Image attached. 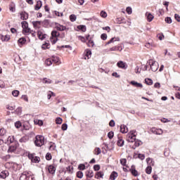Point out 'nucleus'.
Returning a JSON list of instances; mask_svg holds the SVG:
<instances>
[{"instance_id":"obj_1","label":"nucleus","mask_w":180,"mask_h":180,"mask_svg":"<svg viewBox=\"0 0 180 180\" xmlns=\"http://www.w3.org/2000/svg\"><path fill=\"white\" fill-rule=\"evenodd\" d=\"M34 144L37 147H41L44 145V136L41 135H37L35 137Z\"/></svg>"},{"instance_id":"obj_2","label":"nucleus","mask_w":180,"mask_h":180,"mask_svg":"<svg viewBox=\"0 0 180 180\" xmlns=\"http://www.w3.org/2000/svg\"><path fill=\"white\" fill-rule=\"evenodd\" d=\"M20 180H34V176L29 172H24L20 176Z\"/></svg>"},{"instance_id":"obj_3","label":"nucleus","mask_w":180,"mask_h":180,"mask_svg":"<svg viewBox=\"0 0 180 180\" xmlns=\"http://www.w3.org/2000/svg\"><path fill=\"white\" fill-rule=\"evenodd\" d=\"M148 63L150 67V69L152 70V71H153V72H155V71L158 70V67H159L158 62H155L153 59H150L148 60Z\"/></svg>"},{"instance_id":"obj_4","label":"nucleus","mask_w":180,"mask_h":180,"mask_svg":"<svg viewBox=\"0 0 180 180\" xmlns=\"http://www.w3.org/2000/svg\"><path fill=\"white\" fill-rule=\"evenodd\" d=\"M134 133H136V131L132 130L128 134V138L127 139L128 143H134L136 141V134Z\"/></svg>"},{"instance_id":"obj_5","label":"nucleus","mask_w":180,"mask_h":180,"mask_svg":"<svg viewBox=\"0 0 180 180\" xmlns=\"http://www.w3.org/2000/svg\"><path fill=\"white\" fill-rule=\"evenodd\" d=\"M18 147H19V143L18 142H15L9 146L8 153H15Z\"/></svg>"},{"instance_id":"obj_6","label":"nucleus","mask_w":180,"mask_h":180,"mask_svg":"<svg viewBox=\"0 0 180 180\" xmlns=\"http://www.w3.org/2000/svg\"><path fill=\"white\" fill-rule=\"evenodd\" d=\"M117 65L119 68H122V70H127V63L122 60L118 61Z\"/></svg>"},{"instance_id":"obj_7","label":"nucleus","mask_w":180,"mask_h":180,"mask_svg":"<svg viewBox=\"0 0 180 180\" xmlns=\"http://www.w3.org/2000/svg\"><path fill=\"white\" fill-rule=\"evenodd\" d=\"M56 29L59 30V32H64V30H68V28H67L64 25H61L57 22H56Z\"/></svg>"},{"instance_id":"obj_8","label":"nucleus","mask_w":180,"mask_h":180,"mask_svg":"<svg viewBox=\"0 0 180 180\" xmlns=\"http://www.w3.org/2000/svg\"><path fill=\"white\" fill-rule=\"evenodd\" d=\"M7 176H9V172L8 170H4L0 173V178L5 179Z\"/></svg>"},{"instance_id":"obj_9","label":"nucleus","mask_w":180,"mask_h":180,"mask_svg":"<svg viewBox=\"0 0 180 180\" xmlns=\"http://www.w3.org/2000/svg\"><path fill=\"white\" fill-rule=\"evenodd\" d=\"M130 172L134 176H139V172L136 170V167L134 165H132L131 168L129 169Z\"/></svg>"},{"instance_id":"obj_10","label":"nucleus","mask_w":180,"mask_h":180,"mask_svg":"<svg viewBox=\"0 0 180 180\" xmlns=\"http://www.w3.org/2000/svg\"><path fill=\"white\" fill-rule=\"evenodd\" d=\"M120 132L123 134H125L126 133L129 132V128H127V126L124 124H121L120 126Z\"/></svg>"},{"instance_id":"obj_11","label":"nucleus","mask_w":180,"mask_h":180,"mask_svg":"<svg viewBox=\"0 0 180 180\" xmlns=\"http://www.w3.org/2000/svg\"><path fill=\"white\" fill-rule=\"evenodd\" d=\"M20 19H22V20H27V19H29V14L26 13V11H22L20 13Z\"/></svg>"},{"instance_id":"obj_12","label":"nucleus","mask_w":180,"mask_h":180,"mask_svg":"<svg viewBox=\"0 0 180 180\" xmlns=\"http://www.w3.org/2000/svg\"><path fill=\"white\" fill-rule=\"evenodd\" d=\"M130 84L133 85V86H136V88H143V84L141 83H139L134 80L131 81Z\"/></svg>"},{"instance_id":"obj_13","label":"nucleus","mask_w":180,"mask_h":180,"mask_svg":"<svg viewBox=\"0 0 180 180\" xmlns=\"http://www.w3.org/2000/svg\"><path fill=\"white\" fill-rule=\"evenodd\" d=\"M48 171L49 174H52V175H53V174H56V167L53 165H50L48 167Z\"/></svg>"},{"instance_id":"obj_14","label":"nucleus","mask_w":180,"mask_h":180,"mask_svg":"<svg viewBox=\"0 0 180 180\" xmlns=\"http://www.w3.org/2000/svg\"><path fill=\"white\" fill-rule=\"evenodd\" d=\"M37 36L39 40H44L46 39V34H44L43 32L40 30L37 31Z\"/></svg>"},{"instance_id":"obj_15","label":"nucleus","mask_w":180,"mask_h":180,"mask_svg":"<svg viewBox=\"0 0 180 180\" xmlns=\"http://www.w3.org/2000/svg\"><path fill=\"white\" fill-rule=\"evenodd\" d=\"M116 22H117V25H122V23H124V25H126L125 19L123 17L117 18Z\"/></svg>"},{"instance_id":"obj_16","label":"nucleus","mask_w":180,"mask_h":180,"mask_svg":"<svg viewBox=\"0 0 180 180\" xmlns=\"http://www.w3.org/2000/svg\"><path fill=\"white\" fill-rule=\"evenodd\" d=\"M41 6H43V3L41 2V1L39 0L34 6L35 11H39L41 8Z\"/></svg>"},{"instance_id":"obj_17","label":"nucleus","mask_w":180,"mask_h":180,"mask_svg":"<svg viewBox=\"0 0 180 180\" xmlns=\"http://www.w3.org/2000/svg\"><path fill=\"white\" fill-rule=\"evenodd\" d=\"M77 29H78V30H81L83 33L86 32V26L84 25H77Z\"/></svg>"},{"instance_id":"obj_18","label":"nucleus","mask_w":180,"mask_h":180,"mask_svg":"<svg viewBox=\"0 0 180 180\" xmlns=\"http://www.w3.org/2000/svg\"><path fill=\"white\" fill-rule=\"evenodd\" d=\"M146 162L148 164L149 167L154 166L155 164L154 159L150 158H146Z\"/></svg>"},{"instance_id":"obj_19","label":"nucleus","mask_w":180,"mask_h":180,"mask_svg":"<svg viewBox=\"0 0 180 180\" xmlns=\"http://www.w3.org/2000/svg\"><path fill=\"white\" fill-rule=\"evenodd\" d=\"M117 176H119V174H117V172L113 171L110 175V179L115 180L116 179V178H117Z\"/></svg>"},{"instance_id":"obj_20","label":"nucleus","mask_w":180,"mask_h":180,"mask_svg":"<svg viewBox=\"0 0 180 180\" xmlns=\"http://www.w3.org/2000/svg\"><path fill=\"white\" fill-rule=\"evenodd\" d=\"M117 145L118 146V147H123L124 146V140H123L122 138L118 137Z\"/></svg>"},{"instance_id":"obj_21","label":"nucleus","mask_w":180,"mask_h":180,"mask_svg":"<svg viewBox=\"0 0 180 180\" xmlns=\"http://www.w3.org/2000/svg\"><path fill=\"white\" fill-rule=\"evenodd\" d=\"M32 25L34 29H39V27H40V25H41V21H33Z\"/></svg>"},{"instance_id":"obj_22","label":"nucleus","mask_w":180,"mask_h":180,"mask_svg":"<svg viewBox=\"0 0 180 180\" xmlns=\"http://www.w3.org/2000/svg\"><path fill=\"white\" fill-rule=\"evenodd\" d=\"M11 113H15V115L20 116L22 115V108L18 107V108H16V110L15 111L11 112Z\"/></svg>"},{"instance_id":"obj_23","label":"nucleus","mask_w":180,"mask_h":180,"mask_svg":"<svg viewBox=\"0 0 180 180\" xmlns=\"http://www.w3.org/2000/svg\"><path fill=\"white\" fill-rule=\"evenodd\" d=\"M146 15L147 16L148 22H152L153 19H154V15H153L151 13L148 12L146 13Z\"/></svg>"},{"instance_id":"obj_24","label":"nucleus","mask_w":180,"mask_h":180,"mask_svg":"<svg viewBox=\"0 0 180 180\" xmlns=\"http://www.w3.org/2000/svg\"><path fill=\"white\" fill-rule=\"evenodd\" d=\"M86 176L87 178H92V177H94V171H92V170H87L86 172Z\"/></svg>"},{"instance_id":"obj_25","label":"nucleus","mask_w":180,"mask_h":180,"mask_svg":"<svg viewBox=\"0 0 180 180\" xmlns=\"http://www.w3.org/2000/svg\"><path fill=\"white\" fill-rule=\"evenodd\" d=\"M58 37H60V32H57V30H53L51 32V37L54 38H58Z\"/></svg>"},{"instance_id":"obj_26","label":"nucleus","mask_w":180,"mask_h":180,"mask_svg":"<svg viewBox=\"0 0 180 180\" xmlns=\"http://www.w3.org/2000/svg\"><path fill=\"white\" fill-rule=\"evenodd\" d=\"M21 25H22V29H24V30L25 29H27V27H29V23L27 22V21H22L21 22Z\"/></svg>"},{"instance_id":"obj_27","label":"nucleus","mask_w":180,"mask_h":180,"mask_svg":"<svg viewBox=\"0 0 180 180\" xmlns=\"http://www.w3.org/2000/svg\"><path fill=\"white\" fill-rule=\"evenodd\" d=\"M43 84H51L52 81L50 79H48L47 77H44L41 79Z\"/></svg>"},{"instance_id":"obj_28","label":"nucleus","mask_w":180,"mask_h":180,"mask_svg":"<svg viewBox=\"0 0 180 180\" xmlns=\"http://www.w3.org/2000/svg\"><path fill=\"white\" fill-rule=\"evenodd\" d=\"M20 143H26L29 141V137L23 136L19 140Z\"/></svg>"},{"instance_id":"obj_29","label":"nucleus","mask_w":180,"mask_h":180,"mask_svg":"<svg viewBox=\"0 0 180 180\" xmlns=\"http://www.w3.org/2000/svg\"><path fill=\"white\" fill-rule=\"evenodd\" d=\"M7 141H9L10 143H13V144H15V143H16V141H15V136H8L7 139Z\"/></svg>"},{"instance_id":"obj_30","label":"nucleus","mask_w":180,"mask_h":180,"mask_svg":"<svg viewBox=\"0 0 180 180\" xmlns=\"http://www.w3.org/2000/svg\"><path fill=\"white\" fill-rule=\"evenodd\" d=\"M41 49H43V50H46V49H50V44L46 42L45 44H42Z\"/></svg>"},{"instance_id":"obj_31","label":"nucleus","mask_w":180,"mask_h":180,"mask_svg":"<svg viewBox=\"0 0 180 180\" xmlns=\"http://www.w3.org/2000/svg\"><path fill=\"white\" fill-rule=\"evenodd\" d=\"M152 171H153V167H151V166H148L146 169V172L148 175H150V174H151Z\"/></svg>"},{"instance_id":"obj_32","label":"nucleus","mask_w":180,"mask_h":180,"mask_svg":"<svg viewBox=\"0 0 180 180\" xmlns=\"http://www.w3.org/2000/svg\"><path fill=\"white\" fill-rule=\"evenodd\" d=\"M10 39H11V37H9V35H8V34L1 37L2 41H8V40Z\"/></svg>"},{"instance_id":"obj_33","label":"nucleus","mask_w":180,"mask_h":180,"mask_svg":"<svg viewBox=\"0 0 180 180\" xmlns=\"http://www.w3.org/2000/svg\"><path fill=\"white\" fill-rule=\"evenodd\" d=\"M145 83L146 84V85H151L153 84V79L150 78H146L145 79Z\"/></svg>"},{"instance_id":"obj_34","label":"nucleus","mask_w":180,"mask_h":180,"mask_svg":"<svg viewBox=\"0 0 180 180\" xmlns=\"http://www.w3.org/2000/svg\"><path fill=\"white\" fill-rule=\"evenodd\" d=\"M91 54H92V51H91V50L86 49L85 51V56L87 57V58H89V56H91Z\"/></svg>"},{"instance_id":"obj_35","label":"nucleus","mask_w":180,"mask_h":180,"mask_svg":"<svg viewBox=\"0 0 180 180\" xmlns=\"http://www.w3.org/2000/svg\"><path fill=\"white\" fill-rule=\"evenodd\" d=\"M70 22H75L77 20V15L72 14L70 15Z\"/></svg>"},{"instance_id":"obj_36","label":"nucleus","mask_w":180,"mask_h":180,"mask_svg":"<svg viewBox=\"0 0 180 180\" xmlns=\"http://www.w3.org/2000/svg\"><path fill=\"white\" fill-rule=\"evenodd\" d=\"M18 43H20V44H25L26 43V38L25 37L20 38L18 39Z\"/></svg>"},{"instance_id":"obj_37","label":"nucleus","mask_w":180,"mask_h":180,"mask_svg":"<svg viewBox=\"0 0 180 180\" xmlns=\"http://www.w3.org/2000/svg\"><path fill=\"white\" fill-rule=\"evenodd\" d=\"M56 124H61V123H63V118L58 117L56 119Z\"/></svg>"},{"instance_id":"obj_38","label":"nucleus","mask_w":180,"mask_h":180,"mask_svg":"<svg viewBox=\"0 0 180 180\" xmlns=\"http://www.w3.org/2000/svg\"><path fill=\"white\" fill-rule=\"evenodd\" d=\"M40 162V158L37 157V156H34L33 158V159L32 160V162L37 163V162Z\"/></svg>"},{"instance_id":"obj_39","label":"nucleus","mask_w":180,"mask_h":180,"mask_svg":"<svg viewBox=\"0 0 180 180\" xmlns=\"http://www.w3.org/2000/svg\"><path fill=\"white\" fill-rule=\"evenodd\" d=\"M141 144H143V142H141V141H139V140H136L134 141V146H136V147H140V146H141Z\"/></svg>"},{"instance_id":"obj_40","label":"nucleus","mask_w":180,"mask_h":180,"mask_svg":"<svg viewBox=\"0 0 180 180\" xmlns=\"http://www.w3.org/2000/svg\"><path fill=\"white\" fill-rule=\"evenodd\" d=\"M20 91L18 90H13L12 91L13 96H15V98L19 96Z\"/></svg>"},{"instance_id":"obj_41","label":"nucleus","mask_w":180,"mask_h":180,"mask_svg":"<svg viewBox=\"0 0 180 180\" xmlns=\"http://www.w3.org/2000/svg\"><path fill=\"white\" fill-rule=\"evenodd\" d=\"M114 136H115V133L112 131H110L108 134V139H110V140H112V139H113Z\"/></svg>"},{"instance_id":"obj_42","label":"nucleus","mask_w":180,"mask_h":180,"mask_svg":"<svg viewBox=\"0 0 180 180\" xmlns=\"http://www.w3.org/2000/svg\"><path fill=\"white\" fill-rule=\"evenodd\" d=\"M45 64H46L48 66H50L53 64V60L52 59H46L45 61Z\"/></svg>"},{"instance_id":"obj_43","label":"nucleus","mask_w":180,"mask_h":180,"mask_svg":"<svg viewBox=\"0 0 180 180\" xmlns=\"http://www.w3.org/2000/svg\"><path fill=\"white\" fill-rule=\"evenodd\" d=\"M84 176V173L81 171H79L77 172V177L79 178V179H82V178Z\"/></svg>"},{"instance_id":"obj_44","label":"nucleus","mask_w":180,"mask_h":180,"mask_svg":"<svg viewBox=\"0 0 180 180\" xmlns=\"http://www.w3.org/2000/svg\"><path fill=\"white\" fill-rule=\"evenodd\" d=\"M127 162V160L125 158H122L120 160V164L123 165V167H126V164Z\"/></svg>"},{"instance_id":"obj_45","label":"nucleus","mask_w":180,"mask_h":180,"mask_svg":"<svg viewBox=\"0 0 180 180\" xmlns=\"http://www.w3.org/2000/svg\"><path fill=\"white\" fill-rule=\"evenodd\" d=\"M87 46L88 47H94V46H95V44L94 43V41L90 39L87 43Z\"/></svg>"},{"instance_id":"obj_46","label":"nucleus","mask_w":180,"mask_h":180,"mask_svg":"<svg viewBox=\"0 0 180 180\" xmlns=\"http://www.w3.org/2000/svg\"><path fill=\"white\" fill-rule=\"evenodd\" d=\"M15 127H16V129H19L22 127V122H20V121H17L16 122H15Z\"/></svg>"},{"instance_id":"obj_47","label":"nucleus","mask_w":180,"mask_h":180,"mask_svg":"<svg viewBox=\"0 0 180 180\" xmlns=\"http://www.w3.org/2000/svg\"><path fill=\"white\" fill-rule=\"evenodd\" d=\"M100 15H101V18H108V13H106V11H102L100 13Z\"/></svg>"},{"instance_id":"obj_48","label":"nucleus","mask_w":180,"mask_h":180,"mask_svg":"<svg viewBox=\"0 0 180 180\" xmlns=\"http://www.w3.org/2000/svg\"><path fill=\"white\" fill-rule=\"evenodd\" d=\"M68 129V125L66 123H64L62 124L61 129L63 130V131H65Z\"/></svg>"},{"instance_id":"obj_49","label":"nucleus","mask_w":180,"mask_h":180,"mask_svg":"<svg viewBox=\"0 0 180 180\" xmlns=\"http://www.w3.org/2000/svg\"><path fill=\"white\" fill-rule=\"evenodd\" d=\"M78 169H79L80 171H84V169H85V165L84 164L79 165Z\"/></svg>"},{"instance_id":"obj_50","label":"nucleus","mask_w":180,"mask_h":180,"mask_svg":"<svg viewBox=\"0 0 180 180\" xmlns=\"http://www.w3.org/2000/svg\"><path fill=\"white\" fill-rule=\"evenodd\" d=\"M126 11L128 15H131V13H133V10L131 9V7H127Z\"/></svg>"},{"instance_id":"obj_51","label":"nucleus","mask_w":180,"mask_h":180,"mask_svg":"<svg viewBox=\"0 0 180 180\" xmlns=\"http://www.w3.org/2000/svg\"><path fill=\"white\" fill-rule=\"evenodd\" d=\"M4 134H6V129L1 128L0 129V136H4Z\"/></svg>"},{"instance_id":"obj_52","label":"nucleus","mask_w":180,"mask_h":180,"mask_svg":"<svg viewBox=\"0 0 180 180\" xmlns=\"http://www.w3.org/2000/svg\"><path fill=\"white\" fill-rule=\"evenodd\" d=\"M51 158H52L51 153H47L46 155V160H47V161H50V160H51Z\"/></svg>"},{"instance_id":"obj_53","label":"nucleus","mask_w":180,"mask_h":180,"mask_svg":"<svg viewBox=\"0 0 180 180\" xmlns=\"http://www.w3.org/2000/svg\"><path fill=\"white\" fill-rule=\"evenodd\" d=\"M51 41L52 44H56L57 41H58V38L54 39L53 37H51Z\"/></svg>"},{"instance_id":"obj_54","label":"nucleus","mask_w":180,"mask_h":180,"mask_svg":"<svg viewBox=\"0 0 180 180\" xmlns=\"http://www.w3.org/2000/svg\"><path fill=\"white\" fill-rule=\"evenodd\" d=\"M165 20L166 23H169V24L172 23V19L170 17H167Z\"/></svg>"},{"instance_id":"obj_55","label":"nucleus","mask_w":180,"mask_h":180,"mask_svg":"<svg viewBox=\"0 0 180 180\" xmlns=\"http://www.w3.org/2000/svg\"><path fill=\"white\" fill-rule=\"evenodd\" d=\"M99 169H101V165H95L94 166V171H99Z\"/></svg>"},{"instance_id":"obj_56","label":"nucleus","mask_w":180,"mask_h":180,"mask_svg":"<svg viewBox=\"0 0 180 180\" xmlns=\"http://www.w3.org/2000/svg\"><path fill=\"white\" fill-rule=\"evenodd\" d=\"M96 175H97L98 178V177L103 178V172H98L96 173Z\"/></svg>"},{"instance_id":"obj_57","label":"nucleus","mask_w":180,"mask_h":180,"mask_svg":"<svg viewBox=\"0 0 180 180\" xmlns=\"http://www.w3.org/2000/svg\"><path fill=\"white\" fill-rule=\"evenodd\" d=\"M94 151L96 152V155H99V154H101V149L99 148H96Z\"/></svg>"},{"instance_id":"obj_58","label":"nucleus","mask_w":180,"mask_h":180,"mask_svg":"<svg viewBox=\"0 0 180 180\" xmlns=\"http://www.w3.org/2000/svg\"><path fill=\"white\" fill-rule=\"evenodd\" d=\"M115 120H111L110 121V122H109V126H110V127H115Z\"/></svg>"},{"instance_id":"obj_59","label":"nucleus","mask_w":180,"mask_h":180,"mask_svg":"<svg viewBox=\"0 0 180 180\" xmlns=\"http://www.w3.org/2000/svg\"><path fill=\"white\" fill-rule=\"evenodd\" d=\"M79 39L83 43H86V39L85 37H82V36H79Z\"/></svg>"},{"instance_id":"obj_60","label":"nucleus","mask_w":180,"mask_h":180,"mask_svg":"<svg viewBox=\"0 0 180 180\" xmlns=\"http://www.w3.org/2000/svg\"><path fill=\"white\" fill-rule=\"evenodd\" d=\"M101 38L102 39V40H106V39H108V34H102L101 35Z\"/></svg>"},{"instance_id":"obj_61","label":"nucleus","mask_w":180,"mask_h":180,"mask_svg":"<svg viewBox=\"0 0 180 180\" xmlns=\"http://www.w3.org/2000/svg\"><path fill=\"white\" fill-rule=\"evenodd\" d=\"M145 47H147V49H151V47H153V43H146Z\"/></svg>"},{"instance_id":"obj_62","label":"nucleus","mask_w":180,"mask_h":180,"mask_svg":"<svg viewBox=\"0 0 180 180\" xmlns=\"http://www.w3.org/2000/svg\"><path fill=\"white\" fill-rule=\"evenodd\" d=\"M138 158H139V160H144V158H146V156L144 155V154H141L139 153V155H138Z\"/></svg>"},{"instance_id":"obj_63","label":"nucleus","mask_w":180,"mask_h":180,"mask_svg":"<svg viewBox=\"0 0 180 180\" xmlns=\"http://www.w3.org/2000/svg\"><path fill=\"white\" fill-rule=\"evenodd\" d=\"M52 61H53V63H55V64H57V63H58V61H60V59H58V57L53 58Z\"/></svg>"},{"instance_id":"obj_64","label":"nucleus","mask_w":180,"mask_h":180,"mask_svg":"<svg viewBox=\"0 0 180 180\" xmlns=\"http://www.w3.org/2000/svg\"><path fill=\"white\" fill-rule=\"evenodd\" d=\"M174 18L176 19V20H177V22H180V15H179L175 14Z\"/></svg>"}]
</instances>
